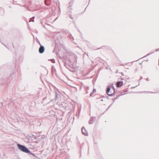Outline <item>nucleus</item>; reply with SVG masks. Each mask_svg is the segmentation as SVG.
Masks as SVG:
<instances>
[{
  "mask_svg": "<svg viewBox=\"0 0 159 159\" xmlns=\"http://www.w3.org/2000/svg\"><path fill=\"white\" fill-rule=\"evenodd\" d=\"M17 146L18 149L21 151L27 153H30V151L25 146L17 144Z\"/></svg>",
  "mask_w": 159,
  "mask_h": 159,
  "instance_id": "f257e3e1",
  "label": "nucleus"
},
{
  "mask_svg": "<svg viewBox=\"0 0 159 159\" xmlns=\"http://www.w3.org/2000/svg\"><path fill=\"white\" fill-rule=\"evenodd\" d=\"M112 88L113 90V92L112 93H109L110 91V86H108L107 89V94L110 96H112L113 95H114L115 94V89L114 88L113 86H112Z\"/></svg>",
  "mask_w": 159,
  "mask_h": 159,
  "instance_id": "f03ea898",
  "label": "nucleus"
},
{
  "mask_svg": "<svg viewBox=\"0 0 159 159\" xmlns=\"http://www.w3.org/2000/svg\"><path fill=\"white\" fill-rule=\"evenodd\" d=\"M39 45H40V46L39 49V52L40 53H43L45 50V48L43 46L41 45V44L39 42Z\"/></svg>",
  "mask_w": 159,
  "mask_h": 159,
  "instance_id": "7ed1b4c3",
  "label": "nucleus"
},
{
  "mask_svg": "<svg viewBox=\"0 0 159 159\" xmlns=\"http://www.w3.org/2000/svg\"><path fill=\"white\" fill-rule=\"evenodd\" d=\"M81 131L82 134L85 136H88V134L87 131L86 130L84 127H83L81 129Z\"/></svg>",
  "mask_w": 159,
  "mask_h": 159,
  "instance_id": "20e7f679",
  "label": "nucleus"
},
{
  "mask_svg": "<svg viewBox=\"0 0 159 159\" xmlns=\"http://www.w3.org/2000/svg\"><path fill=\"white\" fill-rule=\"evenodd\" d=\"M123 82L121 81H118L116 83V86L118 88L121 87L123 85Z\"/></svg>",
  "mask_w": 159,
  "mask_h": 159,
  "instance_id": "39448f33",
  "label": "nucleus"
},
{
  "mask_svg": "<svg viewBox=\"0 0 159 159\" xmlns=\"http://www.w3.org/2000/svg\"><path fill=\"white\" fill-rule=\"evenodd\" d=\"M96 120V117L94 116L91 117L89 121V124H93L95 121Z\"/></svg>",
  "mask_w": 159,
  "mask_h": 159,
  "instance_id": "423d86ee",
  "label": "nucleus"
},
{
  "mask_svg": "<svg viewBox=\"0 0 159 159\" xmlns=\"http://www.w3.org/2000/svg\"><path fill=\"white\" fill-rule=\"evenodd\" d=\"M44 2L46 5L48 6L50 4L51 1L50 0H45Z\"/></svg>",
  "mask_w": 159,
  "mask_h": 159,
  "instance_id": "0eeeda50",
  "label": "nucleus"
},
{
  "mask_svg": "<svg viewBox=\"0 0 159 159\" xmlns=\"http://www.w3.org/2000/svg\"><path fill=\"white\" fill-rule=\"evenodd\" d=\"M74 0H71V1H70L68 6V8H70V7H71L72 6V5H73V2L74 1Z\"/></svg>",
  "mask_w": 159,
  "mask_h": 159,
  "instance_id": "6e6552de",
  "label": "nucleus"
},
{
  "mask_svg": "<svg viewBox=\"0 0 159 159\" xmlns=\"http://www.w3.org/2000/svg\"><path fill=\"white\" fill-rule=\"evenodd\" d=\"M55 100H56L57 99L59 98L60 96V95L59 94L57 93V92H55Z\"/></svg>",
  "mask_w": 159,
  "mask_h": 159,
  "instance_id": "1a4fd4ad",
  "label": "nucleus"
},
{
  "mask_svg": "<svg viewBox=\"0 0 159 159\" xmlns=\"http://www.w3.org/2000/svg\"><path fill=\"white\" fill-rule=\"evenodd\" d=\"M28 154H31L32 155H33V156H34V157H35V154H34V153H31V152H30V153H27Z\"/></svg>",
  "mask_w": 159,
  "mask_h": 159,
  "instance_id": "9d476101",
  "label": "nucleus"
},
{
  "mask_svg": "<svg viewBox=\"0 0 159 159\" xmlns=\"http://www.w3.org/2000/svg\"><path fill=\"white\" fill-rule=\"evenodd\" d=\"M96 92V89H93L92 92L93 93H94Z\"/></svg>",
  "mask_w": 159,
  "mask_h": 159,
  "instance_id": "9b49d317",
  "label": "nucleus"
},
{
  "mask_svg": "<svg viewBox=\"0 0 159 159\" xmlns=\"http://www.w3.org/2000/svg\"><path fill=\"white\" fill-rule=\"evenodd\" d=\"M148 53L147 55L146 56H144V57H145L150 54H151L152 53Z\"/></svg>",
  "mask_w": 159,
  "mask_h": 159,
  "instance_id": "f8f14e48",
  "label": "nucleus"
},
{
  "mask_svg": "<svg viewBox=\"0 0 159 159\" xmlns=\"http://www.w3.org/2000/svg\"><path fill=\"white\" fill-rule=\"evenodd\" d=\"M112 105V104H111L107 108V109H106V110H108L109 108L111 106V105Z\"/></svg>",
  "mask_w": 159,
  "mask_h": 159,
  "instance_id": "ddd939ff",
  "label": "nucleus"
},
{
  "mask_svg": "<svg viewBox=\"0 0 159 159\" xmlns=\"http://www.w3.org/2000/svg\"><path fill=\"white\" fill-rule=\"evenodd\" d=\"M52 63H55V60L54 59H52Z\"/></svg>",
  "mask_w": 159,
  "mask_h": 159,
  "instance_id": "4468645a",
  "label": "nucleus"
},
{
  "mask_svg": "<svg viewBox=\"0 0 159 159\" xmlns=\"http://www.w3.org/2000/svg\"><path fill=\"white\" fill-rule=\"evenodd\" d=\"M93 94V93L92 92H91L90 94V96H92V95Z\"/></svg>",
  "mask_w": 159,
  "mask_h": 159,
  "instance_id": "2eb2a0df",
  "label": "nucleus"
},
{
  "mask_svg": "<svg viewBox=\"0 0 159 159\" xmlns=\"http://www.w3.org/2000/svg\"><path fill=\"white\" fill-rule=\"evenodd\" d=\"M70 18H71L72 19H73V17H72V16H70Z\"/></svg>",
  "mask_w": 159,
  "mask_h": 159,
  "instance_id": "dca6fc26",
  "label": "nucleus"
},
{
  "mask_svg": "<svg viewBox=\"0 0 159 159\" xmlns=\"http://www.w3.org/2000/svg\"><path fill=\"white\" fill-rule=\"evenodd\" d=\"M31 21H33V22H34V20H32V21H31V20H30L29 21V22H31Z\"/></svg>",
  "mask_w": 159,
  "mask_h": 159,
  "instance_id": "f3484780",
  "label": "nucleus"
},
{
  "mask_svg": "<svg viewBox=\"0 0 159 159\" xmlns=\"http://www.w3.org/2000/svg\"><path fill=\"white\" fill-rule=\"evenodd\" d=\"M115 100H114H114H113V102L112 104H113V103H114V102H115Z\"/></svg>",
  "mask_w": 159,
  "mask_h": 159,
  "instance_id": "a211bd4d",
  "label": "nucleus"
},
{
  "mask_svg": "<svg viewBox=\"0 0 159 159\" xmlns=\"http://www.w3.org/2000/svg\"><path fill=\"white\" fill-rule=\"evenodd\" d=\"M121 75H124V74H123V73H122V72H121Z\"/></svg>",
  "mask_w": 159,
  "mask_h": 159,
  "instance_id": "6ab92c4d",
  "label": "nucleus"
},
{
  "mask_svg": "<svg viewBox=\"0 0 159 159\" xmlns=\"http://www.w3.org/2000/svg\"><path fill=\"white\" fill-rule=\"evenodd\" d=\"M146 80H147V81H148V80H148V78Z\"/></svg>",
  "mask_w": 159,
  "mask_h": 159,
  "instance_id": "aec40b11",
  "label": "nucleus"
},
{
  "mask_svg": "<svg viewBox=\"0 0 159 159\" xmlns=\"http://www.w3.org/2000/svg\"><path fill=\"white\" fill-rule=\"evenodd\" d=\"M117 98H115L114 99V100H116Z\"/></svg>",
  "mask_w": 159,
  "mask_h": 159,
  "instance_id": "412c9836",
  "label": "nucleus"
},
{
  "mask_svg": "<svg viewBox=\"0 0 159 159\" xmlns=\"http://www.w3.org/2000/svg\"><path fill=\"white\" fill-rule=\"evenodd\" d=\"M18 5H19L20 6H21L20 5V4H18Z\"/></svg>",
  "mask_w": 159,
  "mask_h": 159,
  "instance_id": "4be33fe9",
  "label": "nucleus"
},
{
  "mask_svg": "<svg viewBox=\"0 0 159 159\" xmlns=\"http://www.w3.org/2000/svg\"><path fill=\"white\" fill-rule=\"evenodd\" d=\"M32 18H34V16H33V17H32Z\"/></svg>",
  "mask_w": 159,
  "mask_h": 159,
  "instance_id": "5701e85b",
  "label": "nucleus"
},
{
  "mask_svg": "<svg viewBox=\"0 0 159 159\" xmlns=\"http://www.w3.org/2000/svg\"><path fill=\"white\" fill-rule=\"evenodd\" d=\"M70 61L71 62V61H70Z\"/></svg>",
  "mask_w": 159,
  "mask_h": 159,
  "instance_id": "b1692460",
  "label": "nucleus"
},
{
  "mask_svg": "<svg viewBox=\"0 0 159 159\" xmlns=\"http://www.w3.org/2000/svg\"><path fill=\"white\" fill-rule=\"evenodd\" d=\"M70 61L71 62V61H70Z\"/></svg>",
  "mask_w": 159,
  "mask_h": 159,
  "instance_id": "393cba45",
  "label": "nucleus"
},
{
  "mask_svg": "<svg viewBox=\"0 0 159 159\" xmlns=\"http://www.w3.org/2000/svg\"><path fill=\"white\" fill-rule=\"evenodd\" d=\"M70 61L71 62V61H70Z\"/></svg>",
  "mask_w": 159,
  "mask_h": 159,
  "instance_id": "a878e982",
  "label": "nucleus"
},
{
  "mask_svg": "<svg viewBox=\"0 0 159 159\" xmlns=\"http://www.w3.org/2000/svg\"><path fill=\"white\" fill-rule=\"evenodd\" d=\"M110 93H111V92Z\"/></svg>",
  "mask_w": 159,
  "mask_h": 159,
  "instance_id": "bb28decb",
  "label": "nucleus"
},
{
  "mask_svg": "<svg viewBox=\"0 0 159 159\" xmlns=\"http://www.w3.org/2000/svg\"><path fill=\"white\" fill-rule=\"evenodd\" d=\"M121 80H123V79H121Z\"/></svg>",
  "mask_w": 159,
  "mask_h": 159,
  "instance_id": "cd10ccee",
  "label": "nucleus"
}]
</instances>
